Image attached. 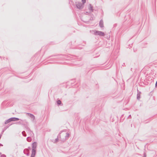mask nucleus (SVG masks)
<instances>
[{
	"instance_id": "1",
	"label": "nucleus",
	"mask_w": 157,
	"mask_h": 157,
	"mask_svg": "<svg viewBox=\"0 0 157 157\" xmlns=\"http://www.w3.org/2000/svg\"><path fill=\"white\" fill-rule=\"evenodd\" d=\"M93 31L94 32L93 34L95 35H98L100 36H103L105 35V33L102 31L96 30H94Z\"/></svg>"
},
{
	"instance_id": "2",
	"label": "nucleus",
	"mask_w": 157,
	"mask_h": 157,
	"mask_svg": "<svg viewBox=\"0 0 157 157\" xmlns=\"http://www.w3.org/2000/svg\"><path fill=\"white\" fill-rule=\"evenodd\" d=\"M66 135L65 136V138L61 139V141L63 142H65L68 139L70 135L69 133L68 132L66 133Z\"/></svg>"
},
{
	"instance_id": "3",
	"label": "nucleus",
	"mask_w": 157,
	"mask_h": 157,
	"mask_svg": "<svg viewBox=\"0 0 157 157\" xmlns=\"http://www.w3.org/2000/svg\"><path fill=\"white\" fill-rule=\"evenodd\" d=\"M90 15L91 16V17L90 18V19L89 20H88V21H83L84 23H86V24H88L89 23V22H90V21L94 20V19H95V17H94V15L93 14H91V13L90 14Z\"/></svg>"
},
{
	"instance_id": "4",
	"label": "nucleus",
	"mask_w": 157,
	"mask_h": 157,
	"mask_svg": "<svg viewBox=\"0 0 157 157\" xmlns=\"http://www.w3.org/2000/svg\"><path fill=\"white\" fill-rule=\"evenodd\" d=\"M83 3L78 2L76 5V7L79 10H81L83 7Z\"/></svg>"
},
{
	"instance_id": "5",
	"label": "nucleus",
	"mask_w": 157,
	"mask_h": 157,
	"mask_svg": "<svg viewBox=\"0 0 157 157\" xmlns=\"http://www.w3.org/2000/svg\"><path fill=\"white\" fill-rule=\"evenodd\" d=\"M23 153L24 154H26L27 156L29 155L30 154L29 150L27 148L24 149Z\"/></svg>"
},
{
	"instance_id": "6",
	"label": "nucleus",
	"mask_w": 157,
	"mask_h": 157,
	"mask_svg": "<svg viewBox=\"0 0 157 157\" xmlns=\"http://www.w3.org/2000/svg\"><path fill=\"white\" fill-rule=\"evenodd\" d=\"M137 99L138 100H139L140 98V94H141V92L139 91L138 89H137Z\"/></svg>"
},
{
	"instance_id": "7",
	"label": "nucleus",
	"mask_w": 157,
	"mask_h": 157,
	"mask_svg": "<svg viewBox=\"0 0 157 157\" xmlns=\"http://www.w3.org/2000/svg\"><path fill=\"white\" fill-rule=\"evenodd\" d=\"M32 149H36L37 147V142H34L32 144Z\"/></svg>"
},
{
	"instance_id": "8",
	"label": "nucleus",
	"mask_w": 157,
	"mask_h": 157,
	"mask_svg": "<svg viewBox=\"0 0 157 157\" xmlns=\"http://www.w3.org/2000/svg\"><path fill=\"white\" fill-rule=\"evenodd\" d=\"M12 124H8V125L6 126L3 129V130H2L1 134L2 135L3 132L5 131L7 128H9V126H10V125Z\"/></svg>"
},
{
	"instance_id": "9",
	"label": "nucleus",
	"mask_w": 157,
	"mask_h": 157,
	"mask_svg": "<svg viewBox=\"0 0 157 157\" xmlns=\"http://www.w3.org/2000/svg\"><path fill=\"white\" fill-rule=\"evenodd\" d=\"M26 114L29 116L32 119L33 121L35 119V117L33 114L29 113H26Z\"/></svg>"
},
{
	"instance_id": "10",
	"label": "nucleus",
	"mask_w": 157,
	"mask_h": 157,
	"mask_svg": "<svg viewBox=\"0 0 157 157\" xmlns=\"http://www.w3.org/2000/svg\"><path fill=\"white\" fill-rule=\"evenodd\" d=\"M67 131V130L66 129H64L63 130H62V131H61L59 133V134H58V136H57V137H58V138L59 139V140L61 141V139H62L61 137V135H60V134L63 132H66V131Z\"/></svg>"
},
{
	"instance_id": "11",
	"label": "nucleus",
	"mask_w": 157,
	"mask_h": 157,
	"mask_svg": "<svg viewBox=\"0 0 157 157\" xmlns=\"http://www.w3.org/2000/svg\"><path fill=\"white\" fill-rule=\"evenodd\" d=\"M99 26L100 27L102 28L104 27L103 21L101 19L99 23Z\"/></svg>"
},
{
	"instance_id": "12",
	"label": "nucleus",
	"mask_w": 157,
	"mask_h": 157,
	"mask_svg": "<svg viewBox=\"0 0 157 157\" xmlns=\"http://www.w3.org/2000/svg\"><path fill=\"white\" fill-rule=\"evenodd\" d=\"M27 128L26 129V131L27 132L29 133L30 134L32 135V133H33V132H32V131L28 127H26Z\"/></svg>"
},
{
	"instance_id": "13",
	"label": "nucleus",
	"mask_w": 157,
	"mask_h": 157,
	"mask_svg": "<svg viewBox=\"0 0 157 157\" xmlns=\"http://www.w3.org/2000/svg\"><path fill=\"white\" fill-rule=\"evenodd\" d=\"M56 102L58 106L62 105H63L61 101L59 100H57L56 101Z\"/></svg>"
},
{
	"instance_id": "14",
	"label": "nucleus",
	"mask_w": 157,
	"mask_h": 157,
	"mask_svg": "<svg viewBox=\"0 0 157 157\" xmlns=\"http://www.w3.org/2000/svg\"><path fill=\"white\" fill-rule=\"evenodd\" d=\"M20 120L21 121V125H22V124H24V123H28V122L27 121L25 120H23L21 119Z\"/></svg>"
},
{
	"instance_id": "15",
	"label": "nucleus",
	"mask_w": 157,
	"mask_h": 157,
	"mask_svg": "<svg viewBox=\"0 0 157 157\" xmlns=\"http://www.w3.org/2000/svg\"><path fill=\"white\" fill-rule=\"evenodd\" d=\"M89 9L90 10L91 12H93L94 11V9H93V7L92 6L91 4H89Z\"/></svg>"
},
{
	"instance_id": "16",
	"label": "nucleus",
	"mask_w": 157,
	"mask_h": 157,
	"mask_svg": "<svg viewBox=\"0 0 157 157\" xmlns=\"http://www.w3.org/2000/svg\"><path fill=\"white\" fill-rule=\"evenodd\" d=\"M36 154V149H32V155H35Z\"/></svg>"
},
{
	"instance_id": "17",
	"label": "nucleus",
	"mask_w": 157,
	"mask_h": 157,
	"mask_svg": "<svg viewBox=\"0 0 157 157\" xmlns=\"http://www.w3.org/2000/svg\"><path fill=\"white\" fill-rule=\"evenodd\" d=\"M63 56V55L62 54H56V55H52L51 56H50L49 57V58H51V57H52L53 56Z\"/></svg>"
},
{
	"instance_id": "18",
	"label": "nucleus",
	"mask_w": 157,
	"mask_h": 157,
	"mask_svg": "<svg viewBox=\"0 0 157 157\" xmlns=\"http://www.w3.org/2000/svg\"><path fill=\"white\" fill-rule=\"evenodd\" d=\"M62 58L61 57H57L56 58H50V59L51 60H56L57 59H60Z\"/></svg>"
},
{
	"instance_id": "19",
	"label": "nucleus",
	"mask_w": 157,
	"mask_h": 157,
	"mask_svg": "<svg viewBox=\"0 0 157 157\" xmlns=\"http://www.w3.org/2000/svg\"><path fill=\"white\" fill-rule=\"evenodd\" d=\"M124 115V114H122L121 117V118L120 120V121L121 122H122L123 121V120H124V118H123V116Z\"/></svg>"
},
{
	"instance_id": "20",
	"label": "nucleus",
	"mask_w": 157,
	"mask_h": 157,
	"mask_svg": "<svg viewBox=\"0 0 157 157\" xmlns=\"http://www.w3.org/2000/svg\"><path fill=\"white\" fill-rule=\"evenodd\" d=\"M26 140L28 142H30L32 140V138L31 137L29 136L27 138Z\"/></svg>"
},
{
	"instance_id": "21",
	"label": "nucleus",
	"mask_w": 157,
	"mask_h": 157,
	"mask_svg": "<svg viewBox=\"0 0 157 157\" xmlns=\"http://www.w3.org/2000/svg\"><path fill=\"white\" fill-rule=\"evenodd\" d=\"M10 122H11V121H10V118H9V119H8L5 121V124H7Z\"/></svg>"
},
{
	"instance_id": "22",
	"label": "nucleus",
	"mask_w": 157,
	"mask_h": 157,
	"mask_svg": "<svg viewBox=\"0 0 157 157\" xmlns=\"http://www.w3.org/2000/svg\"><path fill=\"white\" fill-rule=\"evenodd\" d=\"M22 125H23V126H24L26 129L27 128L26 127H28V123H24V124H22Z\"/></svg>"
},
{
	"instance_id": "23",
	"label": "nucleus",
	"mask_w": 157,
	"mask_h": 157,
	"mask_svg": "<svg viewBox=\"0 0 157 157\" xmlns=\"http://www.w3.org/2000/svg\"><path fill=\"white\" fill-rule=\"evenodd\" d=\"M22 134L23 136L25 137H26V134L25 131H23L22 132Z\"/></svg>"
},
{
	"instance_id": "24",
	"label": "nucleus",
	"mask_w": 157,
	"mask_h": 157,
	"mask_svg": "<svg viewBox=\"0 0 157 157\" xmlns=\"http://www.w3.org/2000/svg\"><path fill=\"white\" fill-rule=\"evenodd\" d=\"M59 139L58 137H57L54 141L53 143H56L58 142L59 140Z\"/></svg>"
},
{
	"instance_id": "25",
	"label": "nucleus",
	"mask_w": 157,
	"mask_h": 157,
	"mask_svg": "<svg viewBox=\"0 0 157 157\" xmlns=\"http://www.w3.org/2000/svg\"><path fill=\"white\" fill-rule=\"evenodd\" d=\"M14 124H21V121H16L15 123H14ZM13 124H14V123H13Z\"/></svg>"
},
{
	"instance_id": "26",
	"label": "nucleus",
	"mask_w": 157,
	"mask_h": 157,
	"mask_svg": "<svg viewBox=\"0 0 157 157\" xmlns=\"http://www.w3.org/2000/svg\"><path fill=\"white\" fill-rule=\"evenodd\" d=\"M10 120L11 122L13 121H15L14 117H12L10 118Z\"/></svg>"
},
{
	"instance_id": "27",
	"label": "nucleus",
	"mask_w": 157,
	"mask_h": 157,
	"mask_svg": "<svg viewBox=\"0 0 157 157\" xmlns=\"http://www.w3.org/2000/svg\"><path fill=\"white\" fill-rule=\"evenodd\" d=\"M75 82V80H71V81L69 82L70 84H71V85L74 83Z\"/></svg>"
},
{
	"instance_id": "28",
	"label": "nucleus",
	"mask_w": 157,
	"mask_h": 157,
	"mask_svg": "<svg viewBox=\"0 0 157 157\" xmlns=\"http://www.w3.org/2000/svg\"><path fill=\"white\" fill-rule=\"evenodd\" d=\"M14 119L15 121L20 120L21 119H19V118H17V117H14Z\"/></svg>"
},
{
	"instance_id": "29",
	"label": "nucleus",
	"mask_w": 157,
	"mask_h": 157,
	"mask_svg": "<svg viewBox=\"0 0 157 157\" xmlns=\"http://www.w3.org/2000/svg\"><path fill=\"white\" fill-rule=\"evenodd\" d=\"M82 3L84 4L86 2V0H82Z\"/></svg>"
},
{
	"instance_id": "30",
	"label": "nucleus",
	"mask_w": 157,
	"mask_h": 157,
	"mask_svg": "<svg viewBox=\"0 0 157 157\" xmlns=\"http://www.w3.org/2000/svg\"><path fill=\"white\" fill-rule=\"evenodd\" d=\"M99 56V55H97V56H96V55H94L93 56L94 57V58H96V57H98Z\"/></svg>"
},
{
	"instance_id": "31",
	"label": "nucleus",
	"mask_w": 157,
	"mask_h": 157,
	"mask_svg": "<svg viewBox=\"0 0 157 157\" xmlns=\"http://www.w3.org/2000/svg\"><path fill=\"white\" fill-rule=\"evenodd\" d=\"M1 157H6V156L4 154H3L1 155Z\"/></svg>"
},
{
	"instance_id": "32",
	"label": "nucleus",
	"mask_w": 157,
	"mask_h": 157,
	"mask_svg": "<svg viewBox=\"0 0 157 157\" xmlns=\"http://www.w3.org/2000/svg\"><path fill=\"white\" fill-rule=\"evenodd\" d=\"M155 88H157V81H156V83L155 84Z\"/></svg>"
},
{
	"instance_id": "33",
	"label": "nucleus",
	"mask_w": 157,
	"mask_h": 157,
	"mask_svg": "<svg viewBox=\"0 0 157 157\" xmlns=\"http://www.w3.org/2000/svg\"><path fill=\"white\" fill-rule=\"evenodd\" d=\"M131 115H129V116H128V118H131Z\"/></svg>"
},
{
	"instance_id": "34",
	"label": "nucleus",
	"mask_w": 157,
	"mask_h": 157,
	"mask_svg": "<svg viewBox=\"0 0 157 157\" xmlns=\"http://www.w3.org/2000/svg\"><path fill=\"white\" fill-rule=\"evenodd\" d=\"M35 155H33L31 154L30 157H35Z\"/></svg>"
},
{
	"instance_id": "35",
	"label": "nucleus",
	"mask_w": 157,
	"mask_h": 157,
	"mask_svg": "<svg viewBox=\"0 0 157 157\" xmlns=\"http://www.w3.org/2000/svg\"><path fill=\"white\" fill-rule=\"evenodd\" d=\"M117 26V24H115L113 25L114 27H116Z\"/></svg>"
},
{
	"instance_id": "36",
	"label": "nucleus",
	"mask_w": 157,
	"mask_h": 157,
	"mask_svg": "<svg viewBox=\"0 0 157 157\" xmlns=\"http://www.w3.org/2000/svg\"><path fill=\"white\" fill-rule=\"evenodd\" d=\"M85 14H88V12L87 11H86L85 12Z\"/></svg>"
},
{
	"instance_id": "37",
	"label": "nucleus",
	"mask_w": 157,
	"mask_h": 157,
	"mask_svg": "<svg viewBox=\"0 0 157 157\" xmlns=\"http://www.w3.org/2000/svg\"><path fill=\"white\" fill-rule=\"evenodd\" d=\"M3 146V145L1 144H0V146Z\"/></svg>"
},
{
	"instance_id": "38",
	"label": "nucleus",
	"mask_w": 157,
	"mask_h": 157,
	"mask_svg": "<svg viewBox=\"0 0 157 157\" xmlns=\"http://www.w3.org/2000/svg\"><path fill=\"white\" fill-rule=\"evenodd\" d=\"M125 63H123V64H122V66H125Z\"/></svg>"
},
{
	"instance_id": "39",
	"label": "nucleus",
	"mask_w": 157,
	"mask_h": 157,
	"mask_svg": "<svg viewBox=\"0 0 157 157\" xmlns=\"http://www.w3.org/2000/svg\"><path fill=\"white\" fill-rule=\"evenodd\" d=\"M28 149H29V150H31V148L30 147H28Z\"/></svg>"
},
{
	"instance_id": "40",
	"label": "nucleus",
	"mask_w": 157,
	"mask_h": 157,
	"mask_svg": "<svg viewBox=\"0 0 157 157\" xmlns=\"http://www.w3.org/2000/svg\"><path fill=\"white\" fill-rule=\"evenodd\" d=\"M132 68H131V69H130V70L131 71H132Z\"/></svg>"
},
{
	"instance_id": "41",
	"label": "nucleus",
	"mask_w": 157,
	"mask_h": 157,
	"mask_svg": "<svg viewBox=\"0 0 157 157\" xmlns=\"http://www.w3.org/2000/svg\"><path fill=\"white\" fill-rule=\"evenodd\" d=\"M110 36H109V38H110Z\"/></svg>"
},
{
	"instance_id": "42",
	"label": "nucleus",
	"mask_w": 157,
	"mask_h": 157,
	"mask_svg": "<svg viewBox=\"0 0 157 157\" xmlns=\"http://www.w3.org/2000/svg\"><path fill=\"white\" fill-rule=\"evenodd\" d=\"M96 54L95 55H97V54Z\"/></svg>"
},
{
	"instance_id": "43",
	"label": "nucleus",
	"mask_w": 157,
	"mask_h": 157,
	"mask_svg": "<svg viewBox=\"0 0 157 157\" xmlns=\"http://www.w3.org/2000/svg\"><path fill=\"white\" fill-rule=\"evenodd\" d=\"M1 154V152H0V154Z\"/></svg>"
}]
</instances>
